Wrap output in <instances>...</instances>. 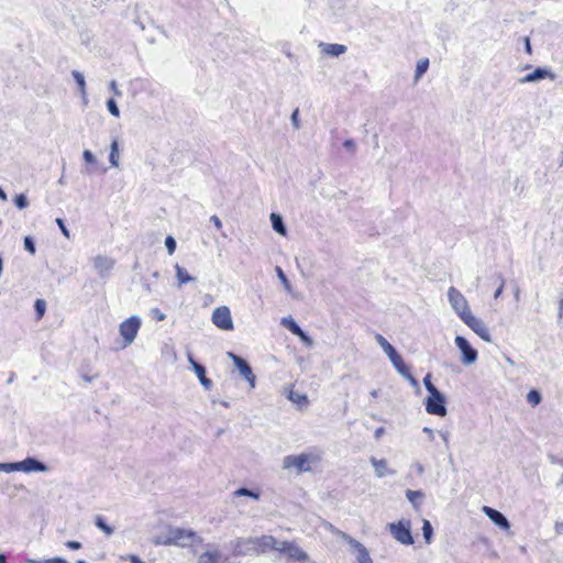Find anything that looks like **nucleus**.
Returning <instances> with one entry per match:
<instances>
[{
	"label": "nucleus",
	"instance_id": "f257e3e1",
	"mask_svg": "<svg viewBox=\"0 0 563 563\" xmlns=\"http://www.w3.org/2000/svg\"><path fill=\"white\" fill-rule=\"evenodd\" d=\"M320 452H306L298 455H286L283 459V468H295L298 474L311 472L313 466L321 462Z\"/></svg>",
	"mask_w": 563,
	"mask_h": 563
},
{
	"label": "nucleus",
	"instance_id": "f03ea898",
	"mask_svg": "<svg viewBox=\"0 0 563 563\" xmlns=\"http://www.w3.org/2000/svg\"><path fill=\"white\" fill-rule=\"evenodd\" d=\"M200 542L201 538L195 531L179 527L168 528L163 541L164 544L177 547H191Z\"/></svg>",
	"mask_w": 563,
	"mask_h": 563
},
{
	"label": "nucleus",
	"instance_id": "7ed1b4c3",
	"mask_svg": "<svg viewBox=\"0 0 563 563\" xmlns=\"http://www.w3.org/2000/svg\"><path fill=\"white\" fill-rule=\"evenodd\" d=\"M142 325L139 316H131L119 324V334L123 340L122 349L130 346L136 339Z\"/></svg>",
	"mask_w": 563,
	"mask_h": 563
},
{
	"label": "nucleus",
	"instance_id": "20e7f679",
	"mask_svg": "<svg viewBox=\"0 0 563 563\" xmlns=\"http://www.w3.org/2000/svg\"><path fill=\"white\" fill-rule=\"evenodd\" d=\"M387 528L393 538L400 544L411 545L413 543V538L411 534V525L409 520L400 519L397 522L388 523Z\"/></svg>",
	"mask_w": 563,
	"mask_h": 563
},
{
	"label": "nucleus",
	"instance_id": "39448f33",
	"mask_svg": "<svg viewBox=\"0 0 563 563\" xmlns=\"http://www.w3.org/2000/svg\"><path fill=\"white\" fill-rule=\"evenodd\" d=\"M448 300L451 308L459 316V318L465 319L467 314L472 312L470 303L465 296L455 287H450L448 289Z\"/></svg>",
	"mask_w": 563,
	"mask_h": 563
},
{
	"label": "nucleus",
	"instance_id": "423d86ee",
	"mask_svg": "<svg viewBox=\"0 0 563 563\" xmlns=\"http://www.w3.org/2000/svg\"><path fill=\"white\" fill-rule=\"evenodd\" d=\"M375 340L382 347V350L386 353V355L389 357L391 364L397 369V372L400 375H405L406 365L404 363L402 357L397 353L395 347L382 334H376Z\"/></svg>",
	"mask_w": 563,
	"mask_h": 563
},
{
	"label": "nucleus",
	"instance_id": "0eeeda50",
	"mask_svg": "<svg viewBox=\"0 0 563 563\" xmlns=\"http://www.w3.org/2000/svg\"><path fill=\"white\" fill-rule=\"evenodd\" d=\"M426 410L430 415L444 417L448 412L445 408V397L438 388L430 391L426 400Z\"/></svg>",
	"mask_w": 563,
	"mask_h": 563
},
{
	"label": "nucleus",
	"instance_id": "6e6552de",
	"mask_svg": "<svg viewBox=\"0 0 563 563\" xmlns=\"http://www.w3.org/2000/svg\"><path fill=\"white\" fill-rule=\"evenodd\" d=\"M454 343L462 354L461 362L465 366L473 365L477 361V351L470 344V342L464 336L456 335L454 339Z\"/></svg>",
	"mask_w": 563,
	"mask_h": 563
},
{
	"label": "nucleus",
	"instance_id": "1a4fd4ad",
	"mask_svg": "<svg viewBox=\"0 0 563 563\" xmlns=\"http://www.w3.org/2000/svg\"><path fill=\"white\" fill-rule=\"evenodd\" d=\"M211 319L213 324L221 330L230 331L233 329V320L227 306L216 308Z\"/></svg>",
	"mask_w": 563,
	"mask_h": 563
},
{
	"label": "nucleus",
	"instance_id": "9d476101",
	"mask_svg": "<svg viewBox=\"0 0 563 563\" xmlns=\"http://www.w3.org/2000/svg\"><path fill=\"white\" fill-rule=\"evenodd\" d=\"M464 324H466L472 331H474L482 340L485 342H490L492 338L488 331V328L486 327L485 322L475 317L472 312L465 317V319H462Z\"/></svg>",
	"mask_w": 563,
	"mask_h": 563
},
{
	"label": "nucleus",
	"instance_id": "9b49d317",
	"mask_svg": "<svg viewBox=\"0 0 563 563\" xmlns=\"http://www.w3.org/2000/svg\"><path fill=\"white\" fill-rule=\"evenodd\" d=\"M227 355L233 361L241 376H243L249 382L250 388L253 389L255 387L256 377L247 362L232 352H228Z\"/></svg>",
	"mask_w": 563,
	"mask_h": 563
},
{
	"label": "nucleus",
	"instance_id": "f8f14e48",
	"mask_svg": "<svg viewBox=\"0 0 563 563\" xmlns=\"http://www.w3.org/2000/svg\"><path fill=\"white\" fill-rule=\"evenodd\" d=\"M278 545V552L286 554L290 559L298 560L301 563L310 561L307 553L294 542L282 541Z\"/></svg>",
	"mask_w": 563,
	"mask_h": 563
},
{
	"label": "nucleus",
	"instance_id": "ddd939ff",
	"mask_svg": "<svg viewBox=\"0 0 563 563\" xmlns=\"http://www.w3.org/2000/svg\"><path fill=\"white\" fill-rule=\"evenodd\" d=\"M340 536L351 545L352 550L355 552L356 563H372V559L369 558L367 550L358 541L352 539L343 532H340Z\"/></svg>",
	"mask_w": 563,
	"mask_h": 563
},
{
	"label": "nucleus",
	"instance_id": "4468645a",
	"mask_svg": "<svg viewBox=\"0 0 563 563\" xmlns=\"http://www.w3.org/2000/svg\"><path fill=\"white\" fill-rule=\"evenodd\" d=\"M282 541L276 540L272 536H262L258 538H254L252 542H247V544H255L256 551L258 553L266 552L271 549L278 551V548Z\"/></svg>",
	"mask_w": 563,
	"mask_h": 563
},
{
	"label": "nucleus",
	"instance_id": "2eb2a0df",
	"mask_svg": "<svg viewBox=\"0 0 563 563\" xmlns=\"http://www.w3.org/2000/svg\"><path fill=\"white\" fill-rule=\"evenodd\" d=\"M224 554L216 547L208 545L207 550L198 558L197 563H227Z\"/></svg>",
	"mask_w": 563,
	"mask_h": 563
},
{
	"label": "nucleus",
	"instance_id": "dca6fc26",
	"mask_svg": "<svg viewBox=\"0 0 563 563\" xmlns=\"http://www.w3.org/2000/svg\"><path fill=\"white\" fill-rule=\"evenodd\" d=\"M16 472H47V466L35 459L27 457L21 462H15Z\"/></svg>",
	"mask_w": 563,
	"mask_h": 563
},
{
	"label": "nucleus",
	"instance_id": "f3484780",
	"mask_svg": "<svg viewBox=\"0 0 563 563\" xmlns=\"http://www.w3.org/2000/svg\"><path fill=\"white\" fill-rule=\"evenodd\" d=\"M545 78H550L551 80L555 79V75L548 68H536L532 73L527 74L525 77L519 79L520 84L528 82H538Z\"/></svg>",
	"mask_w": 563,
	"mask_h": 563
},
{
	"label": "nucleus",
	"instance_id": "a211bd4d",
	"mask_svg": "<svg viewBox=\"0 0 563 563\" xmlns=\"http://www.w3.org/2000/svg\"><path fill=\"white\" fill-rule=\"evenodd\" d=\"M483 512L500 529L509 530L510 523L508 519L498 510L490 508L488 506L483 507Z\"/></svg>",
	"mask_w": 563,
	"mask_h": 563
},
{
	"label": "nucleus",
	"instance_id": "6ab92c4d",
	"mask_svg": "<svg viewBox=\"0 0 563 563\" xmlns=\"http://www.w3.org/2000/svg\"><path fill=\"white\" fill-rule=\"evenodd\" d=\"M318 47L320 48L321 53L324 55H329L332 57H339L343 55L347 47L343 44H336V43H319Z\"/></svg>",
	"mask_w": 563,
	"mask_h": 563
},
{
	"label": "nucleus",
	"instance_id": "aec40b11",
	"mask_svg": "<svg viewBox=\"0 0 563 563\" xmlns=\"http://www.w3.org/2000/svg\"><path fill=\"white\" fill-rule=\"evenodd\" d=\"M93 267L101 275L104 276L114 265V261L103 255H97L92 260Z\"/></svg>",
	"mask_w": 563,
	"mask_h": 563
},
{
	"label": "nucleus",
	"instance_id": "412c9836",
	"mask_svg": "<svg viewBox=\"0 0 563 563\" xmlns=\"http://www.w3.org/2000/svg\"><path fill=\"white\" fill-rule=\"evenodd\" d=\"M371 464L374 467L375 475L379 478L395 474V471L388 467V463L384 459L378 460L376 457H372Z\"/></svg>",
	"mask_w": 563,
	"mask_h": 563
},
{
	"label": "nucleus",
	"instance_id": "4be33fe9",
	"mask_svg": "<svg viewBox=\"0 0 563 563\" xmlns=\"http://www.w3.org/2000/svg\"><path fill=\"white\" fill-rule=\"evenodd\" d=\"M189 362L190 364L192 365V368L197 375V377L199 378L201 385L207 389V390H210L212 388V382L206 377V369L202 365H200L199 363L195 362V360L189 355Z\"/></svg>",
	"mask_w": 563,
	"mask_h": 563
},
{
	"label": "nucleus",
	"instance_id": "5701e85b",
	"mask_svg": "<svg viewBox=\"0 0 563 563\" xmlns=\"http://www.w3.org/2000/svg\"><path fill=\"white\" fill-rule=\"evenodd\" d=\"M254 540V538H249V539H240L236 541V544H235V552L239 553V554H243V555H246V554H257V551H256V545L255 544H247V542H252Z\"/></svg>",
	"mask_w": 563,
	"mask_h": 563
},
{
	"label": "nucleus",
	"instance_id": "b1692460",
	"mask_svg": "<svg viewBox=\"0 0 563 563\" xmlns=\"http://www.w3.org/2000/svg\"><path fill=\"white\" fill-rule=\"evenodd\" d=\"M269 218H271V222H272V227H273V229H274L278 234H280V235L285 236V235H286V233H287V229H286V227H285V224H284V221H283L282 216H280V214H278V213L273 212V213H271Z\"/></svg>",
	"mask_w": 563,
	"mask_h": 563
},
{
	"label": "nucleus",
	"instance_id": "393cba45",
	"mask_svg": "<svg viewBox=\"0 0 563 563\" xmlns=\"http://www.w3.org/2000/svg\"><path fill=\"white\" fill-rule=\"evenodd\" d=\"M71 75H73L75 81L78 85V89H79V92H80V95L82 97L84 103H87V101H88V99H87V89H86V81H85L84 75L80 71H78V70H73Z\"/></svg>",
	"mask_w": 563,
	"mask_h": 563
},
{
	"label": "nucleus",
	"instance_id": "a878e982",
	"mask_svg": "<svg viewBox=\"0 0 563 563\" xmlns=\"http://www.w3.org/2000/svg\"><path fill=\"white\" fill-rule=\"evenodd\" d=\"M176 271V278L178 280V286H183L184 284H187L191 280H194V277H191L188 272L181 267L179 264L175 265Z\"/></svg>",
	"mask_w": 563,
	"mask_h": 563
},
{
	"label": "nucleus",
	"instance_id": "bb28decb",
	"mask_svg": "<svg viewBox=\"0 0 563 563\" xmlns=\"http://www.w3.org/2000/svg\"><path fill=\"white\" fill-rule=\"evenodd\" d=\"M424 494L421 490H410L406 492L407 499L412 504V506L418 509L420 507V500L423 498Z\"/></svg>",
	"mask_w": 563,
	"mask_h": 563
},
{
	"label": "nucleus",
	"instance_id": "cd10ccee",
	"mask_svg": "<svg viewBox=\"0 0 563 563\" xmlns=\"http://www.w3.org/2000/svg\"><path fill=\"white\" fill-rule=\"evenodd\" d=\"M429 67V59L422 58L418 60L416 70H415V82H418L420 78L424 75Z\"/></svg>",
	"mask_w": 563,
	"mask_h": 563
},
{
	"label": "nucleus",
	"instance_id": "c85d7f7f",
	"mask_svg": "<svg viewBox=\"0 0 563 563\" xmlns=\"http://www.w3.org/2000/svg\"><path fill=\"white\" fill-rule=\"evenodd\" d=\"M110 164L113 167H118L120 165L119 162V143L117 140L112 141L110 146V155H109Z\"/></svg>",
	"mask_w": 563,
	"mask_h": 563
},
{
	"label": "nucleus",
	"instance_id": "c756f323",
	"mask_svg": "<svg viewBox=\"0 0 563 563\" xmlns=\"http://www.w3.org/2000/svg\"><path fill=\"white\" fill-rule=\"evenodd\" d=\"M422 533H423L426 543L430 544L432 541L433 529H432L430 521L427 519L422 520Z\"/></svg>",
	"mask_w": 563,
	"mask_h": 563
},
{
	"label": "nucleus",
	"instance_id": "7c9ffc66",
	"mask_svg": "<svg viewBox=\"0 0 563 563\" xmlns=\"http://www.w3.org/2000/svg\"><path fill=\"white\" fill-rule=\"evenodd\" d=\"M233 496L234 497H250V498H253L255 500H258L260 499V494L254 492V490H251V489H247V488H239L236 489L235 492H233Z\"/></svg>",
	"mask_w": 563,
	"mask_h": 563
},
{
	"label": "nucleus",
	"instance_id": "2f4dec72",
	"mask_svg": "<svg viewBox=\"0 0 563 563\" xmlns=\"http://www.w3.org/2000/svg\"><path fill=\"white\" fill-rule=\"evenodd\" d=\"M282 324L287 328L292 334L299 332L300 327L295 322L291 317L283 318Z\"/></svg>",
	"mask_w": 563,
	"mask_h": 563
},
{
	"label": "nucleus",
	"instance_id": "473e14b6",
	"mask_svg": "<svg viewBox=\"0 0 563 563\" xmlns=\"http://www.w3.org/2000/svg\"><path fill=\"white\" fill-rule=\"evenodd\" d=\"M95 525L102 530L108 537L113 533V528L108 526L101 516H97L95 519Z\"/></svg>",
	"mask_w": 563,
	"mask_h": 563
},
{
	"label": "nucleus",
	"instance_id": "72a5a7b5",
	"mask_svg": "<svg viewBox=\"0 0 563 563\" xmlns=\"http://www.w3.org/2000/svg\"><path fill=\"white\" fill-rule=\"evenodd\" d=\"M27 563H68L63 558H52V559H44V560H37V559H27Z\"/></svg>",
	"mask_w": 563,
	"mask_h": 563
},
{
	"label": "nucleus",
	"instance_id": "f704fd0d",
	"mask_svg": "<svg viewBox=\"0 0 563 563\" xmlns=\"http://www.w3.org/2000/svg\"><path fill=\"white\" fill-rule=\"evenodd\" d=\"M276 273H277V276L279 278V280L282 282V284L284 285L285 289L290 292L291 291V286H290V283L289 280L287 279L286 275L284 274L283 269L280 267H276Z\"/></svg>",
	"mask_w": 563,
	"mask_h": 563
},
{
	"label": "nucleus",
	"instance_id": "c9c22d12",
	"mask_svg": "<svg viewBox=\"0 0 563 563\" xmlns=\"http://www.w3.org/2000/svg\"><path fill=\"white\" fill-rule=\"evenodd\" d=\"M527 400L532 406H537L541 401V395L537 390H530L527 395Z\"/></svg>",
	"mask_w": 563,
	"mask_h": 563
},
{
	"label": "nucleus",
	"instance_id": "e433bc0d",
	"mask_svg": "<svg viewBox=\"0 0 563 563\" xmlns=\"http://www.w3.org/2000/svg\"><path fill=\"white\" fill-rule=\"evenodd\" d=\"M107 109L113 117H120V110L114 99H109L107 101Z\"/></svg>",
	"mask_w": 563,
	"mask_h": 563
},
{
	"label": "nucleus",
	"instance_id": "4c0bfd02",
	"mask_svg": "<svg viewBox=\"0 0 563 563\" xmlns=\"http://www.w3.org/2000/svg\"><path fill=\"white\" fill-rule=\"evenodd\" d=\"M288 398H289V400H291L292 402H296V404H301V402L308 401L306 395H302V394H299V393H296L292 390L289 393Z\"/></svg>",
	"mask_w": 563,
	"mask_h": 563
},
{
	"label": "nucleus",
	"instance_id": "58836bf2",
	"mask_svg": "<svg viewBox=\"0 0 563 563\" xmlns=\"http://www.w3.org/2000/svg\"><path fill=\"white\" fill-rule=\"evenodd\" d=\"M35 311L38 314V318H42L46 310V302L43 299H36L35 301Z\"/></svg>",
	"mask_w": 563,
	"mask_h": 563
},
{
	"label": "nucleus",
	"instance_id": "ea45409f",
	"mask_svg": "<svg viewBox=\"0 0 563 563\" xmlns=\"http://www.w3.org/2000/svg\"><path fill=\"white\" fill-rule=\"evenodd\" d=\"M165 246L169 255L174 254L176 250V241L173 236H167L165 240Z\"/></svg>",
	"mask_w": 563,
	"mask_h": 563
},
{
	"label": "nucleus",
	"instance_id": "a19ab883",
	"mask_svg": "<svg viewBox=\"0 0 563 563\" xmlns=\"http://www.w3.org/2000/svg\"><path fill=\"white\" fill-rule=\"evenodd\" d=\"M14 202L19 209H24L27 206V199L23 194L18 195L14 199Z\"/></svg>",
	"mask_w": 563,
	"mask_h": 563
},
{
	"label": "nucleus",
	"instance_id": "79ce46f5",
	"mask_svg": "<svg viewBox=\"0 0 563 563\" xmlns=\"http://www.w3.org/2000/svg\"><path fill=\"white\" fill-rule=\"evenodd\" d=\"M402 377L407 378L412 387H415L418 391L420 390L418 380L409 373L408 368L406 367L405 375H401Z\"/></svg>",
	"mask_w": 563,
	"mask_h": 563
},
{
	"label": "nucleus",
	"instance_id": "37998d69",
	"mask_svg": "<svg viewBox=\"0 0 563 563\" xmlns=\"http://www.w3.org/2000/svg\"><path fill=\"white\" fill-rule=\"evenodd\" d=\"M295 335H297L308 346L313 345V341L311 340V338L308 336L301 329Z\"/></svg>",
	"mask_w": 563,
	"mask_h": 563
},
{
	"label": "nucleus",
	"instance_id": "c03bdc74",
	"mask_svg": "<svg viewBox=\"0 0 563 563\" xmlns=\"http://www.w3.org/2000/svg\"><path fill=\"white\" fill-rule=\"evenodd\" d=\"M290 121H291L295 130H298L300 128L299 110L298 109L294 110V112L291 113Z\"/></svg>",
	"mask_w": 563,
	"mask_h": 563
},
{
	"label": "nucleus",
	"instance_id": "a18cd8bd",
	"mask_svg": "<svg viewBox=\"0 0 563 563\" xmlns=\"http://www.w3.org/2000/svg\"><path fill=\"white\" fill-rule=\"evenodd\" d=\"M0 471L5 473L16 472V465L14 463H0Z\"/></svg>",
	"mask_w": 563,
	"mask_h": 563
},
{
	"label": "nucleus",
	"instance_id": "49530a36",
	"mask_svg": "<svg viewBox=\"0 0 563 563\" xmlns=\"http://www.w3.org/2000/svg\"><path fill=\"white\" fill-rule=\"evenodd\" d=\"M24 247L26 251H29L31 254L35 253V245L33 240L30 236L24 238Z\"/></svg>",
	"mask_w": 563,
	"mask_h": 563
},
{
	"label": "nucleus",
	"instance_id": "de8ad7c7",
	"mask_svg": "<svg viewBox=\"0 0 563 563\" xmlns=\"http://www.w3.org/2000/svg\"><path fill=\"white\" fill-rule=\"evenodd\" d=\"M56 223H57V225L59 227V229H60V231H62L63 235H64L66 239H69V238H70V233H69V230L66 228V225H65V223H64L63 219L57 218V219H56Z\"/></svg>",
	"mask_w": 563,
	"mask_h": 563
},
{
	"label": "nucleus",
	"instance_id": "09e8293b",
	"mask_svg": "<svg viewBox=\"0 0 563 563\" xmlns=\"http://www.w3.org/2000/svg\"><path fill=\"white\" fill-rule=\"evenodd\" d=\"M423 385H424L426 389L428 390V393L437 389V387L431 382V374L426 375V377L423 378Z\"/></svg>",
	"mask_w": 563,
	"mask_h": 563
},
{
	"label": "nucleus",
	"instance_id": "8fccbe9b",
	"mask_svg": "<svg viewBox=\"0 0 563 563\" xmlns=\"http://www.w3.org/2000/svg\"><path fill=\"white\" fill-rule=\"evenodd\" d=\"M151 316L158 321H163L166 319V314L162 312L158 308H153L151 310Z\"/></svg>",
	"mask_w": 563,
	"mask_h": 563
},
{
	"label": "nucleus",
	"instance_id": "3c124183",
	"mask_svg": "<svg viewBox=\"0 0 563 563\" xmlns=\"http://www.w3.org/2000/svg\"><path fill=\"white\" fill-rule=\"evenodd\" d=\"M109 89L113 92L114 96H117V97L122 96V91L120 90L118 82L115 80L110 81Z\"/></svg>",
	"mask_w": 563,
	"mask_h": 563
},
{
	"label": "nucleus",
	"instance_id": "603ef678",
	"mask_svg": "<svg viewBox=\"0 0 563 563\" xmlns=\"http://www.w3.org/2000/svg\"><path fill=\"white\" fill-rule=\"evenodd\" d=\"M82 156L84 159L89 164H93L96 162L95 155L89 150H85Z\"/></svg>",
	"mask_w": 563,
	"mask_h": 563
},
{
	"label": "nucleus",
	"instance_id": "864d4df0",
	"mask_svg": "<svg viewBox=\"0 0 563 563\" xmlns=\"http://www.w3.org/2000/svg\"><path fill=\"white\" fill-rule=\"evenodd\" d=\"M65 545L71 550H79L82 547L81 543L78 541H67Z\"/></svg>",
	"mask_w": 563,
	"mask_h": 563
},
{
	"label": "nucleus",
	"instance_id": "5fc2aeb1",
	"mask_svg": "<svg viewBox=\"0 0 563 563\" xmlns=\"http://www.w3.org/2000/svg\"><path fill=\"white\" fill-rule=\"evenodd\" d=\"M343 146H344L345 148H347V150L352 151V152H354V151H355V148H356V144H355V142H354L353 140H351V139H350V140H346V141L343 143Z\"/></svg>",
	"mask_w": 563,
	"mask_h": 563
},
{
	"label": "nucleus",
	"instance_id": "6e6d98bb",
	"mask_svg": "<svg viewBox=\"0 0 563 563\" xmlns=\"http://www.w3.org/2000/svg\"><path fill=\"white\" fill-rule=\"evenodd\" d=\"M210 222H212L217 229L222 228V222H221L220 218L217 216L210 217Z\"/></svg>",
	"mask_w": 563,
	"mask_h": 563
},
{
	"label": "nucleus",
	"instance_id": "4d7b16f0",
	"mask_svg": "<svg viewBox=\"0 0 563 563\" xmlns=\"http://www.w3.org/2000/svg\"><path fill=\"white\" fill-rule=\"evenodd\" d=\"M554 531L556 534H563V521H555Z\"/></svg>",
	"mask_w": 563,
	"mask_h": 563
},
{
	"label": "nucleus",
	"instance_id": "13d9d810",
	"mask_svg": "<svg viewBox=\"0 0 563 563\" xmlns=\"http://www.w3.org/2000/svg\"><path fill=\"white\" fill-rule=\"evenodd\" d=\"M422 432L427 433V437H429L430 441L434 440V431L430 429L429 427H424L422 429Z\"/></svg>",
	"mask_w": 563,
	"mask_h": 563
},
{
	"label": "nucleus",
	"instance_id": "bf43d9fd",
	"mask_svg": "<svg viewBox=\"0 0 563 563\" xmlns=\"http://www.w3.org/2000/svg\"><path fill=\"white\" fill-rule=\"evenodd\" d=\"M504 285H505V280L503 279L500 286L494 292V298L495 299L499 298L500 295L503 294Z\"/></svg>",
	"mask_w": 563,
	"mask_h": 563
},
{
	"label": "nucleus",
	"instance_id": "052dcab7",
	"mask_svg": "<svg viewBox=\"0 0 563 563\" xmlns=\"http://www.w3.org/2000/svg\"><path fill=\"white\" fill-rule=\"evenodd\" d=\"M440 437L442 438V441L444 442V444L448 446L450 433L448 431H445V432L441 431Z\"/></svg>",
	"mask_w": 563,
	"mask_h": 563
},
{
	"label": "nucleus",
	"instance_id": "680f3d73",
	"mask_svg": "<svg viewBox=\"0 0 563 563\" xmlns=\"http://www.w3.org/2000/svg\"><path fill=\"white\" fill-rule=\"evenodd\" d=\"M523 42H525V48H526V52H527L528 54H531V52H532V51H531V45H530V40H529V37H525V38H523Z\"/></svg>",
	"mask_w": 563,
	"mask_h": 563
},
{
	"label": "nucleus",
	"instance_id": "e2e57ef3",
	"mask_svg": "<svg viewBox=\"0 0 563 563\" xmlns=\"http://www.w3.org/2000/svg\"><path fill=\"white\" fill-rule=\"evenodd\" d=\"M385 433V429L384 428H378L376 429L375 433H374V437L375 439H379L383 434Z\"/></svg>",
	"mask_w": 563,
	"mask_h": 563
},
{
	"label": "nucleus",
	"instance_id": "0e129e2a",
	"mask_svg": "<svg viewBox=\"0 0 563 563\" xmlns=\"http://www.w3.org/2000/svg\"><path fill=\"white\" fill-rule=\"evenodd\" d=\"M416 466H417V472H418V474H420V475H421V474L424 472V467H423V465H422V464H420V463H418Z\"/></svg>",
	"mask_w": 563,
	"mask_h": 563
},
{
	"label": "nucleus",
	"instance_id": "69168bd1",
	"mask_svg": "<svg viewBox=\"0 0 563 563\" xmlns=\"http://www.w3.org/2000/svg\"><path fill=\"white\" fill-rule=\"evenodd\" d=\"M0 199L7 200V195L1 188H0Z\"/></svg>",
	"mask_w": 563,
	"mask_h": 563
},
{
	"label": "nucleus",
	"instance_id": "338daca9",
	"mask_svg": "<svg viewBox=\"0 0 563 563\" xmlns=\"http://www.w3.org/2000/svg\"><path fill=\"white\" fill-rule=\"evenodd\" d=\"M0 563H7L5 555L0 553Z\"/></svg>",
	"mask_w": 563,
	"mask_h": 563
},
{
	"label": "nucleus",
	"instance_id": "774afa93",
	"mask_svg": "<svg viewBox=\"0 0 563 563\" xmlns=\"http://www.w3.org/2000/svg\"><path fill=\"white\" fill-rule=\"evenodd\" d=\"M77 563H85V561L84 560H79V561H77Z\"/></svg>",
	"mask_w": 563,
	"mask_h": 563
}]
</instances>
